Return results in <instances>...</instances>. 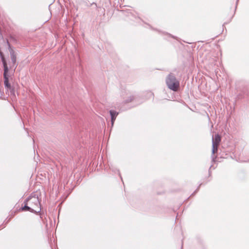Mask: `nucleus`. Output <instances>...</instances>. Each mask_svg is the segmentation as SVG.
I'll return each mask as SVG.
<instances>
[{
  "label": "nucleus",
  "mask_w": 249,
  "mask_h": 249,
  "mask_svg": "<svg viewBox=\"0 0 249 249\" xmlns=\"http://www.w3.org/2000/svg\"><path fill=\"white\" fill-rule=\"evenodd\" d=\"M25 200L26 202L31 206L32 208L35 209L34 212L35 213H37L40 212V203L38 196L36 195L35 193H32L28 196Z\"/></svg>",
  "instance_id": "f257e3e1"
},
{
  "label": "nucleus",
  "mask_w": 249,
  "mask_h": 249,
  "mask_svg": "<svg viewBox=\"0 0 249 249\" xmlns=\"http://www.w3.org/2000/svg\"><path fill=\"white\" fill-rule=\"evenodd\" d=\"M167 87L171 90L176 91L179 87V82L173 73H170L166 79Z\"/></svg>",
  "instance_id": "f03ea898"
},
{
  "label": "nucleus",
  "mask_w": 249,
  "mask_h": 249,
  "mask_svg": "<svg viewBox=\"0 0 249 249\" xmlns=\"http://www.w3.org/2000/svg\"><path fill=\"white\" fill-rule=\"evenodd\" d=\"M7 43L9 46V50L10 53V57L11 59L12 64L13 67L15 66V68L17 67L16 61H17V56L16 54L15 53V51L11 48L10 44L9 42L7 41Z\"/></svg>",
  "instance_id": "7ed1b4c3"
},
{
  "label": "nucleus",
  "mask_w": 249,
  "mask_h": 249,
  "mask_svg": "<svg viewBox=\"0 0 249 249\" xmlns=\"http://www.w3.org/2000/svg\"><path fill=\"white\" fill-rule=\"evenodd\" d=\"M24 206L21 208V210L24 211H30L32 213H35L34 212L35 209L32 208L31 206H29V204L26 202V201L25 200L24 202Z\"/></svg>",
  "instance_id": "20e7f679"
},
{
  "label": "nucleus",
  "mask_w": 249,
  "mask_h": 249,
  "mask_svg": "<svg viewBox=\"0 0 249 249\" xmlns=\"http://www.w3.org/2000/svg\"><path fill=\"white\" fill-rule=\"evenodd\" d=\"M3 77H4V84L5 86V87L6 89V90H8V89L11 87L10 84L9 83V79H8V76L7 75V72H5L4 71L3 73Z\"/></svg>",
  "instance_id": "39448f33"
},
{
  "label": "nucleus",
  "mask_w": 249,
  "mask_h": 249,
  "mask_svg": "<svg viewBox=\"0 0 249 249\" xmlns=\"http://www.w3.org/2000/svg\"><path fill=\"white\" fill-rule=\"evenodd\" d=\"M3 77H4V84L5 86V87L6 89V90H8V89L11 87L10 84L9 83V79H8V76L7 75V72H5L4 71L3 73Z\"/></svg>",
  "instance_id": "423d86ee"
},
{
  "label": "nucleus",
  "mask_w": 249,
  "mask_h": 249,
  "mask_svg": "<svg viewBox=\"0 0 249 249\" xmlns=\"http://www.w3.org/2000/svg\"><path fill=\"white\" fill-rule=\"evenodd\" d=\"M221 142V137L219 134L215 135L212 138V144L219 145Z\"/></svg>",
  "instance_id": "0eeeda50"
},
{
  "label": "nucleus",
  "mask_w": 249,
  "mask_h": 249,
  "mask_svg": "<svg viewBox=\"0 0 249 249\" xmlns=\"http://www.w3.org/2000/svg\"><path fill=\"white\" fill-rule=\"evenodd\" d=\"M0 57L1 58V61L3 64V68H4V71L5 72H8V68L7 65V63L6 62V60L5 59V58L3 55V53L2 52H0Z\"/></svg>",
  "instance_id": "6e6552de"
},
{
  "label": "nucleus",
  "mask_w": 249,
  "mask_h": 249,
  "mask_svg": "<svg viewBox=\"0 0 249 249\" xmlns=\"http://www.w3.org/2000/svg\"><path fill=\"white\" fill-rule=\"evenodd\" d=\"M109 113L111 116V124L113 125L116 117L118 115V112L115 110H110Z\"/></svg>",
  "instance_id": "1a4fd4ad"
},
{
  "label": "nucleus",
  "mask_w": 249,
  "mask_h": 249,
  "mask_svg": "<svg viewBox=\"0 0 249 249\" xmlns=\"http://www.w3.org/2000/svg\"><path fill=\"white\" fill-rule=\"evenodd\" d=\"M7 91L9 92L8 95L10 96L14 97H16L15 89L13 87L11 86L10 88H9L8 90H7Z\"/></svg>",
  "instance_id": "9d476101"
},
{
  "label": "nucleus",
  "mask_w": 249,
  "mask_h": 249,
  "mask_svg": "<svg viewBox=\"0 0 249 249\" xmlns=\"http://www.w3.org/2000/svg\"><path fill=\"white\" fill-rule=\"evenodd\" d=\"M218 146L217 145H213V144H212V159H213V160L214 161L215 158H214L213 156V155L215 153H216L217 152V149H218Z\"/></svg>",
  "instance_id": "9b49d317"
},
{
  "label": "nucleus",
  "mask_w": 249,
  "mask_h": 249,
  "mask_svg": "<svg viewBox=\"0 0 249 249\" xmlns=\"http://www.w3.org/2000/svg\"><path fill=\"white\" fill-rule=\"evenodd\" d=\"M133 97H131H131H130V99L129 100V101H127V102H131V101L133 100Z\"/></svg>",
  "instance_id": "f8f14e48"
}]
</instances>
